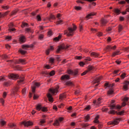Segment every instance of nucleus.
Instances as JSON below:
<instances>
[{
  "label": "nucleus",
  "mask_w": 129,
  "mask_h": 129,
  "mask_svg": "<svg viewBox=\"0 0 129 129\" xmlns=\"http://www.w3.org/2000/svg\"><path fill=\"white\" fill-rule=\"evenodd\" d=\"M76 95H78V94H80V90H76L75 92Z\"/></svg>",
  "instance_id": "obj_54"
},
{
  "label": "nucleus",
  "mask_w": 129,
  "mask_h": 129,
  "mask_svg": "<svg viewBox=\"0 0 129 129\" xmlns=\"http://www.w3.org/2000/svg\"><path fill=\"white\" fill-rule=\"evenodd\" d=\"M102 79V77H97L93 82V83L94 84H95V83H99L100 82V80Z\"/></svg>",
  "instance_id": "obj_12"
},
{
  "label": "nucleus",
  "mask_w": 129,
  "mask_h": 129,
  "mask_svg": "<svg viewBox=\"0 0 129 129\" xmlns=\"http://www.w3.org/2000/svg\"><path fill=\"white\" fill-rule=\"evenodd\" d=\"M90 56H91V57H94V58H98V57H100L99 53L94 52L91 53Z\"/></svg>",
  "instance_id": "obj_13"
},
{
  "label": "nucleus",
  "mask_w": 129,
  "mask_h": 129,
  "mask_svg": "<svg viewBox=\"0 0 129 129\" xmlns=\"http://www.w3.org/2000/svg\"><path fill=\"white\" fill-rule=\"evenodd\" d=\"M2 9L4 10H9V9H10V6H9V5H5L2 6Z\"/></svg>",
  "instance_id": "obj_34"
},
{
  "label": "nucleus",
  "mask_w": 129,
  "mask_h": 129,
  "mask_svg": "<svg viewBox=\"0 0 129 129\" xmlns=\"http://www.w3.org/2000/svg\"><path fill=\"white\" fill-rule=\"evenodd\" d=\"M66 85H67L68 86H73L74 84L73 82L68 81L66 83Z\"/></svg>",
  "instance_id": "obj_27"
},
{
  "label": "nucleus",
  "mask_w": 129,
  "mask_h": 129,
  "mask_svg": "<svg viewBox=\"0 0 129 129\" xmlns=\"http://www.w3.org/2000/svg\"><path fill=\"white\" fill-rule=\"evenodd\" d=\"M17 13H18V11H17L16 10L13 11L12 13L11 16H14V15H16V14H17Z\"/></svg>",
  "instance_id": "obj_56"
},
{
  "label": "nucleus",
  "mask_w": 129,
  "mask_h": 129,
  "mask_svg": "<svg viewBox=\"0 0 129 129\" xmlns=\"http://www.w3.org/2000/svg\"><path fill=\"white\" fill-rule=\"evenodd\" d=\"M66 98V95H65V94H60L59 99H61V100H62V99H63V98Z\"/></svg>",
  "instance_id": "obj_31"
},
{
  "label": "nucleus",
  "mask_w": 129,
  "mask_h": 129,
  "mask_svg": "<svg viewBox=\"0 0 129 129\" xmlns=\"http://www.w3.org/2000/svg\"><path fill=\"white\" fill-rule=\"evenodd\" d=\"M2 59H7V58H9V56L6 54H4L2 56Z\"/></svg>",
  "instance_id": "obj_50"
},
{
  "label": "nucleus",
  "mask_w": 129,
  "mask_h": 129,
  "mask_svg": "<svg viewBox=\"0 0 129 129\" xmlns=\"http://www.w3.org/2000/svg\"><path fill=\"white\" fill-rule=\"evenodd\" d=\"M9 13H10V11H7L6 13H5L4 14H2V13H0V19L3 17H5V16H7V15H8Z\"/></svg>",
  "instance_id": "obj_32"
},
{
  "label": "nucleus",
  "mask_w": 129,
  "mask_h": 129,
  "mask_svg": "<svg viewBox=\"0 0 129 129\" xmlns=\"http://www.w3.org/2000/svg\"><path fill=\"white\" fill-rule=\"evenodd\" d=\"M19 41L20 43H25L26 42V37L24 35H21L19 38Z\"/></svg>",
  "instance_id": "obj_15"
},
{
  "label": "nucleus",
  "mask_w": 129,
  "mask_h": 129,
  "mask_svg": "<svg viewBox=\"0 0 129 129\" xmlns=\"http://www.w3.org/2000/svg\"><path fill=\"white\" fill-rule=\"evenodd\" d=\"M120 108H121V106L119 105L116 106L113 104L110 106V109H120Z\"/></svg>",
  "instance_id": "obj_14"
},
{
  "label": "nucleus",
  "mask_w": 129,
  "mask_h": 129,
  "mask_svg": "<svg viewBox=\"0 0 129 129\" xmlns=\"http://www.w3.org/2000/svg\"><path fill=\"white\" fill-rule=\"evenodd\" d=\"M43 38H44V35H43L42 34L39 35V38L40 39V40H42L43 39Z\"/></svg>",
  "instance_id": "obj_63"
},
{
  "label": "nucleus",
  "mask_w": 129,
  "mask_h": 129,
  "mask_svg": "<svg viewBox=\"0 0 129 129\" xmlns=\"http://www.w3.org/2000/svg\"><path fill=\"white\" fill-rule=\"evenodd\" d=\"M50 76H53V75H55V72L54 71H52L49 73Z\"/></svg>",
  "instance_id": "obj_48"
},
{
  "label": "nucleus",
  "mask_w": 129,
  "mask_h": 129,
  "mask_svg": "<svg viewBox=\"0 0 129 129\" xmlns=\"http://www.w3.org/2000/svg\"><path fill=\"white\" fill-rule=\"evenodd\" d=\"M33 47H34L33 44H31V45H22V48L24 50H27V49H28V48H33Z\"/></svg>",
  "instance_id": "obj_17"
},
{
  "label": "nucleus",
  "mask_w": 129,
  "mask_h": 129,
  "mask_svg": "<svg viewBox=\"0 0 129 129\" xmlns=\"http://www.w3.org/2000/svg\"><path fill=\"white\" fill-rule=\"evenodd\" d=\"M9 126H10V127H14V129H16V124H14V123H11V124H9Z\"/></svg>",
  "instance_id": "obj_39"
},
{
  "label": "nucleus",
  "mask_w": 129,
  "mask_h": 129,
  "mask_svg": "<svg viewBox=\"0 0 129 129\" xmlns=\"http://www.w3.org/2000/svg\"><path fill=\"white\" fill-rule=\"evenodd\" d=\"M22 124H24L25 126H30V125H33V122L30 121L22 122Z\"/></svg>",
  "instance_id": "obj_11"
},
{
  "label": "nucleus",
  "mask_w": 129,
  "mask_h": 129,
  "mask_svg": "<svg viewBox=\"0 0 129 129\" xmlns=\"http://www.w3.org/2000/svg\"><path fill=\"white\" fill-rule=\"evenodd\" d=\"M63 24V21L59 20L56 22V25H62Z\"/></svg>",
  "instance_id": "obj_38"
},
{
  "label": "nucleus",
  "mask_w": 129,
  "mask_h": 129,
  "mask_svg": "<svg viewBox=\"0 0 129 129\" xmlns=\"http://www.w3.org/2000/svg\"><path fill=\"white\" fill-rule=\"evenodd\" d=\"M0 101H1V103H2L3 105H4V104H5V100H4V99L1 98Z\"/></svg>",
  "instance_id": "obj_55"
},
{
  "label": "nucleus",
  "mask_w": 129,
  "mask_h": 129,
  "mask_svg": "<svg viewBox=\"0 0 129 129\" xmlns=\"http://www.w3.org/2000/svg\"><path fill=\"white\" fill-rule=\"evenodd\" d=\"M53 50H54V48L53 47V46H51L50 48L46 50V54L49 55L50 51H53Z\"/></svg>",
  "instance_id": "obj_23"
},
{
  "label": "nucleus",
  "mask_w": 129,
  "mask_h": 129,
  "mask_svg": "<svg viewBox=\"0 0 129 129\" xmlns=\"http://www.w3.org/2000/svg\"><path fill=\"white\" fill-rule=\"evenodd\" d=\"M101 23L103 26H104V25H105L106 24V23H107V21H106V20H105V19H102L101 21Z\"/></svg>",
  "instance_id": "obj_30"
},
{
  "label": "nucleus",
  "mask_w": 129,
  "mask_h": 129,
  "mask_svg": "<svg viewBox=\"0 0 129 129\" xmlns=\"http://www.w3.org/2000/svg\"><path fill=\"white\" fill-rule=\"evenodd\" d=\"M105 86H106L107 87H113V86H114V84L109 85L108 83H105Z\"/></svg>",
  "instance_id": "obj_33"
},
{
  "label": "nucleus",
  "mask_w": 129,
  "mask_h": 129,
  "mask_svg": "<svg viewBox=\"0 0 129 129\" xmlns=\"http://www.w3.org/2000/svg\"><path fill=\"white\" fill-rule=\"evenodd\" d=\"M53 124L54 125H57V126L60 125V122H59V120H55Z\"/></svg>",
  "instance_id": "obj_29"
},
{
  "label": "nucleus",
  "mask_w": 129,
  "mask_h": 129,
  "mask_svg": "<svg viewBox=\"0 0 129 129\" xmlns=\"http://www.w3.org/2000/svg\"><path fill=\"white\" fill-rule=\"evenodd\" d=\"M60 79L61 80H63V81L69 80V79H70V76H69L68 75H63L61 76Z\"/></svg>",
  "instance_id": "obj_8"
},
{
  "label": "nucleus",
  "mask_w": 129,
  "mask_h": 129,
  "mask_svg": "<svg viewBox=\"0 0 129 129\" xmlns=\"http://www.w3.org/2000/svg\"><path fill=\"white\" fill-rule=\"evenodd\" d=\"M85 64V63L82 62V61H81L79 63L80 64V66H82V67H83L84 66V64Z\"/></svg>",
  "instance_id": "obj_58"
},
{
  "label": "nucleus",
  "mask_w": 129,
  "mask_h": 129,
  "mask_svg": "<svg viewBox=\"0 0 129 129\" xmlns=\"http://www.w3.org/2000/svg\"><path fill=\"white\" fill-rule=\"evenodd\" d=\"M85 121L87 122V121H89V119H90V116L89 115H87L85 116Z\"/></svg>",
  "instance_id": "obj_26"
},
{
  "label": "nucleus",
  "mask_w": 129,
  "mask_h": 129,
  "mask_svg": "<svg viewBox=\"0 0 129 129\" xmlns=\"http://www.w3.org/2000/svg\"><path fill=\"white\" fill-rule=\"evenodd\" d=\"M4 85L5 86H10V85H11V82H5Z\"/></svg>",
  "instance_id": "obj_36"
},
{
  "label": "nucleus",
  "mask_w": 129,
  "mask_h": 129,
  "mask_svg": "<svg viewBox=\"0 0 129 129\" xmlns=\"http://www.w3.org/2000/svg\"><path fill=\"white\" fill-rule=\"evenodd\" d=\"M40 84L39 83H37L36 82H33L32 83V85L31 86L32 89V92L34 93L35 92V90H36V87H39Z\"/></svg>",
  "instance_id": "obj_4"
},
{
  "label": "nucleus",
  "mask_w": 129,
  "mask_h": 129,
  "mask_svg": "<svg viewBox=\"0 0 129 129\" xmlns=\"http://www.w3.org/2000/svg\"><path fill=\"white\" fill-rule=\"evenodd\" d=\"M113 93V90H112V88H110L109 91H108V94H112Z\"/></svg>",
  "instance_id": "obj_40"
},
{
  "label": "nucleus",
  "mask_w": 129,
  "mask_h": 129,
  "mask_svg": "<svg viewBox=\"0 0 129 129\" xmlns=\"http://www.w3.org/2000/svg\"><path fill=\"white\" fill-rule=\"evenodd\" d=\"M123 50L125 51V52H129V48L126 47L123 49Z\"/></svg>",
  "instance_id": "obj_59"
},
{
  "label": "nucleus",
  "mask_w": 129,
  "mask_h": 129,
  "mask_svg": "<svg viewBox=\"0 0 129 129\" xmlns=\"http://www.w3.org/2000/svg\"><path fill=\"white\" fill-rule=\"evenodd\" d=\"M76 59H77V60H81V59H82V56H76L75 57Z\"/></svg>",
  "instance_id": "obj_49"
},
{
  "label": "nucleus",
  "mask_w": 129,
  "mask_h": 129,
  "mask_svg": "<svg viewBox=\"0 0 129 129\" xmlns=\"http://www.w3.org/2000/svg\"><path fill=\"white\" fill-rule=\"evenodd\" d=\"M128 85H129L128 81H126L123 83V90H124V91H126V90H128Z\"/></svg>",
  "instance_id": "obj_6"
},
{
  "label": "nucleus",
  "mask_w": 129,
  "mask_h": 129,
  "mask_svg": "<svg viewBox=\"0 0 129 129\" xmlns=\"http://www.w3.org/2000/svg\"><path fill=\"white\" fill-rule=\"evenodd\" d=\"M77 28L75 25H73V28L71 27L68 28V31L65 30L64 35H67L68 37H71V36H73L74 35V32L76 30Z\"/></svg>",
  "instance_id": "obj_2"
},
{
  "label": "nucleus",
  "mask_w": 129,
  "mask_h": 129,
  "mask_svg": "<svg viewBox=\"0 0 129 129\" xmlns=\"http://www.w3.org/2000/svg\"><path fill=\"white\" fill-rule=\"evenodd\" d=\"M75 10H76V11H81V10H82V8H81V7H79V6H75Z\"/></svg>",
  "instance_id": "obj_41"
},
{
  "label": "nucleus",
  "mask_w": 129,
  "mask_h": 129,
  "mask_svg": "<svg viewBox=\"0 0 129 129\" xmlns=\"http://www.w3.org/2000/svg\"><path fill=\"white\" fill-rule=\"evenodd\" d=\"M92 69H93V68H92V66H89L88 67V71H91V70H92Z\"/></svg>",
  "instance_id": "obj_57"
},
{
  "label": "nucleus",
  "mask_w": 129,
  "mask_h": 129,
  "mask_svg": "<svg viewBox=\"0 0 129 129\" xmlns=\"http://www.w3.org/2000/svg\"><path fill=\"white\" fill-rule=\"evenodd\" d=\"M10 79H12L13 80H17L19 79L17 81V85H21V84H24V77H20L19 75L16 74H11L9 76Z\"/></svg>",
  "instance_id": "obj_1"
},
{
  "label": "nucleus",
  "mask_w": 129,
  "mask_h": 129,
  "mask_svg": "<svg viewBox=\"0 0 129 129\" xmlns=\"http://www.w3.org/2000/svg\"><path fill=\"white\" fill-rule=\"evenodd\" d=\"M91 108V107L90 106V105H88L87 106H86L85 108V110H90V109Z\"/></svg>",
  "instance_id": "obj_45"
},
{
  "label": "nucleus",
  "mask_w": 129,
  "mask_h": 129,
  "mask_svg": "<svg viewBox=\"0 0 129 129\" xmlns=\"http://www.w3.org/2000/svg\"><path fill=\"white\" fill-rule=\"evenodd\" d=\"M122 29H123V27H122V26H121V25H119L118 27L119 33H120L121 32V31L122 30Z\"/></svg>",
  "instance_id": "obj_37"
},
{
  "label": "nucleus",
  "mask_w": 129,
  "mask_h": 129,
  "mask_svg": "<svg viewBox=\"0 0 129 129\" xmlns=\"http://www.w3.org/2000/svg\"><path fill=\"white\" fill-rule=\"evenodd\" d=\"M20 88L19 87H18V86H17L16 88H15V90L13 91V94L14 95H16V92H18V91H19V89Z\"/></svg>",
  "instance_id": "obj_28"
},
{
  "label": "nucleus",
  "mask_w": 129,
  "mask_h": 129,
  "mask_svg": "<svg viewBox=\"0 0 129 129\" xmlns=\"http://www.w3.org/2000/svg\"><path fill=\"white\" fill-rule=\"evenodd\" d=\"M59 89V87H57L54 89H50L49 91L52 93V94H56L58 92V90Z\"/></svg>",
  "instance_id": "obj_9"
},
{
  "label": "nucleus",
  "mask_w": 129,
  "mask_h": 129,
  "mask_svg": "<svg viewBox=\"0 0 129 129\" xmlns=\"http://www.w3.org/2000/svg\"><path fill=\"white\" fill-rule=\"evenodd\" d=\"M16 63L17 64H22V65H25V64H27V61L25 59H19L16 60Z\"/></svg>",
  "instance_id": "obj_7"
},
{
  "label": "nucleus",
  "mask_w": 129,
  "mask_h": 129,
  "mask_svg": "<svg viewBox=\"0 0 129 129\" xmlns=\"http://www.w3.org/2000/svg\"><path fill=\"white\" fill-rule=\"evenodd\" d=\"M97 35L98 36V37H101V36H102V33L99 32L97 34Z\"/></svg>",
  "instance_id": "obj_60"
},
{
  "label": "nucleus",
  "mask_w": 129,
  "mask_h": 129,
  "mask_svg": "<svg viewBox=\"0 0 129 129\" xmlns=\"http://www.w3.org/2000/svg\"><path fill=\"white\" fill-rule=\"evenodd\" d=\"M98 118H99V116L98 115L96 116L95 118V122H96V123H98L99 122Z\"/></svg>",
  "instance_id": "obj_42"
},
{
  "label": "nucleus",
  "mask_w": 129,
  "mask_h": 129,
  "mask_svg": "<svg viewBox=\"0 0 129 129\" xmlns=\"http://www.w3.org/2000/svg\"><path fill=\"white\" fill-rule=\"evenodd\" d=\"M22 28H24V27H28V23H26L25 22H23L22 23Z\"/></svg>",
  "instance_id": "obj_52"
},
{
  "label": "nucleus",
  "mask_w": 129,
  "mask_h": 129,
  "mask_svg": "<svg viewBox=\"0 0 129 129\" xmlns=\"http://www.w3.org/2000/svg\"><path fill=\"white\" fill-rule=\"evenodd\" d=\"M68 111H71L72 110V106H70L67 108Z\"/></svg>",
  "instance_id": "obj_62"
},
{
  "label": "nucleus",
  "mask_w": 129,
  "mask_h": 129,
  "mask_svg": "<svg viewBox=\"0 0 129 129\" xmlns=\"http://www.w3.org/2000/svg\"><path fill=\"white\" fill-rule=\"evenodd\" d=\"M112 50V46L110 45H108L105 48V51L110 52V51H111Z\"/></svg>",
  "instance_id": "obj_22"
},
{
  "label": "nucleus",
  "mask_w": 129,
  "mask_h": 129,
  "mask_svg": "<svg viewBox=\"0 0 129 129\" xmlns=\"http://www.w3.org/2000/svg\"><path fill=\"white\" fill-rule=\"evenodd\" d=\"M114 13H115L116 15H119V14H120V10L118 9H115L114 10Z\"/></svg>",
  "instance_id": "obj_35"
},
{
  "label": "nucleus",
  "mask_w": 129,
  "mask_h": 129,
  "mask_svg": "<svg viewBox=\"0 0 129 129\" xmlns=\"http://www.w3.org/2000/svg\"><path fill=\"white\" fill-rule=\"evenodd\" d=\"M36 19L37 21H42V19L41 18V16L40 15H37L36 16Z\"/></svg>",
  "instance_id": "obj_46"
},
{
  "label": "nucleus",
  "mask_w": 129,
  "mask_h": 129,
  "mask_svg": "<svg viewBox=\"0 0 129 129\" xmlns=\"http://www.w3.org/2000/svg\"><path fill=\"white\" fill-rule=\"evenodd\" d=\"M63 49H65V46L62 45L59 46L56 50L57 53H59L61 50H63Z\"/></svg>",
  "instance_id": "obj_21"
},
{
  "label": "nucleus",
  "mask_w": 129,
  "mask_h": 129,
  "mask_svg": "<svg viewBox=\"0 0 129 129\" xmlns=\"http://www.w3.org/2000/svg\"><path fill=\"white\" fill-rule=\"evenodd\" d=\"M107 110H108V108H103L102 109V111H107Z\"/></svg>",
  "instance_id": "obj_64"
},
{
  "label": "nucleus",
  "mask_w": 129,
  "mask_h": 129,
  "mask_svg": "<svg viewBox=\"0 0 129 129\" xmlns=\"http://www.w3.org/2000/svg\"><path fill=\"white\" fill-rule=\"evenodd\" d=\"M6 39L8 40V41H11V40H12V36H7Z\"/></svg>",
  "instance_id": "obj_53"
},
{
  "label": "nucleus",
  "mask_w": 129,
  "mask_h": 129,
  "mask_svg": "<svg viewBox=\"0 0 129 129\" xmlns=\"http://www.w3.org/2000/svg\"><path fill=\"white\" fill-rule=\"evenodd\" d=\"M0 122H1V125H2V126L5 125V124H6V123H7V122L5 121H4V120H1Z\"/></svg>",
  "instance_id": "obj_43"
},
{
  "label": "nucleus",
  "mask_w": 129,
  "mask_h": 129,
  "mask_svg": "<svg viewBox=\"0 0 129 129\" xmlns=\"http://www.w3.org/2000/svg\"><path fill=\"white\" fill-rule=\"evenodd\" d=\"M101 103V98H98L96 101H94V103H95L97 105H98V104H100Z\"/></svg>",
  "instance_id": "obj_24"
},
{
  "label": "nucleus",
  "mask_w": 129,
  "mask_h": 129,
  "mask_svg": "<svg viewBox=\"0 0 129 129\" xmlns=\"http://www.w3.org/2000/svg\"><path fill=\"white\" fill-rule=\"evenodd\" d=\"M49 19H51L52 20H55V19H56V17H55V16L51 14L50 15Z\"/></svg>",
  "instance_id": "obj_47"
},
{
  "label": "nucleus",
  "mask_w": 129,
  "mask_h": 129,
  "mask_svg": "<svg viewBox=\"0 0 129 129\" xmlns=\"http://www.w3.org/2000/svg\"><path fill=\"white\" fill-rule=\"evenodd\" d=\"M95 15L96 13H91L87 15V16L86 17V19H87V20H89V19H92V17H93V16H95Z\"/></svg>",
  "instance_id": "obj_16"
},
{
  "label": "nucleus",
  "mask_w": 129,
  "mask_h": 129,
  "mask_svg": "<svg viewBox=\"0 0 129 129\" xmlns=\"http://www.w3.org/2000/svg\"><path fill=\"white\" fill-rule=\"evenodd\" d=\"M120 53V50H117L116 51H114L112 54V57H115V56L117 55H119V53Z\"/></svg>",
  "instance_id": "obj_18"
},
{
  "label": "nucleus",
  "mask_w": 129,
  "mask_h": 129,
  "mask_svg": "<svg viewBox=\"0 0 129 129\" xmlns=\"http://www.w3.org/2000/svg\"><path fill=\"white\" fill-rule=\"evenodd\" d=\"M62 37V36L61 35H58L57 37H55L53 40L54 41H55V42H58L59 40H60V39H61V37Z\"/></svg>",
  "instance_id": "obj_25"
},
{
  "label": "nucleus",
  "mask_w": 129,
  "mask_h": 129,
  "mask_svg": "<svg viewBox=\"0 0 129 129\" xmlns=\"http://www.w3.org/2000/svg\"><path fill=\"white\" fill-rule=\"evenodd\" d=\"M54 58H52L51 57L50 59H49V61L50 62H51V63H54Z\"/></svg>",
  "instance_id": "obj_61"
},
{
  "label": "nucleus",
  "mask_w": 129,
  "mask_h": 129,
  "mask_svg": "<svg viewBox=\"0 0 129 129\" xmlns=\"http://www.w3.org/2000/svg\"><path fill=\"white\" fill-rule=\"evenodd\" d=\"M68 74H74V75H77V74H78V71L76 70L74 72H72V71H69Z\"/></svg>",
  "instance_id": "obj_20"
},
{
  "label": "nucleus",
  "mask_w": 129,
  "mask_h": 129,
  "mask_svg": "<svg viewBox=\"0 0 129 129\" xmlns=\"http://www.w3.org/2000/svg\"><path fill=\"white\" fill-rule=\"evenodd\" d=\"M19 52L23 55H25V54H26V51L25 50H23V49H20Z\"/></svg>",
  "instance_id": "obj_44"
},
{
  "label": "nucleus",
  "mask_w": 129,
  "mask_h": 129,
  "mask_svg": "<svg viewBox=\"0 0 129 129\" xmlns=\"http://www.w3.org/2000/svg\"><path fill=\"white\" fill-rule=\"evenodd\" d=\"M47 98H48V100L50 102H53V97H52V95H51V94L48 93L47 94Z\"/></svg>",
  "instance_id": "obj_19"
},
{
  "label": "nucleus",
  "mask_w": 129,
  "mask_h": 129,
  "mask_svg": "<svg viewBox=\"0 0 129 129\" xmlns=\"http://www.w3.org/2000/svg\"><path fill=\"white\" fill-rule=\"evenodd\" d=\"M119 120H120L119 118L115 119L113 121H110L108 122V124L110 125H115L116 124H118V123H119Z\"/></svg>",
  "instance_id": "obj_5"
},
{
  "label": "nucleus",
  "mask_w": 129,
  "mask_h": 129,
  "mask_svg": "<svg viewBox=\"0 0 129 129\" xmlns=\"http://www.w3.org/2000/svg\"><path fill=\"white\" fill-rule=\"evenodd\" d=\"M120 77H121V78H122V79H123L124 78H125V73H122L120 75Z\"/></svg>",
  "instance_id": "obj_51"
},
{
  "label": "nucleus",
  "mask_w": 129,
  "mask_h": 129,
  "mask_svg": "<svg viewBox=\"0 0 129 129\" xmlns=\"http://www.w3.org/2000/svg\"><path fill=\"white\" fill-rule=\"evenodd\" d=\"M9 31L10 32H15V31H16V28H13V27H14V23H11L9 25Z\"/></svg>",
  "instance_id": "obj_10"
},
{
  "label": "nucleus",
  "mask_w": 129,
  "mask_h": 129,
  "mask_svg": "<svg viewBox=\"0 0 129 129\" xmlns=\"http://www.w3.org/2000/svg\"><path fill=\"white\" fill-rule=\"evenodd\" d=\"M36 109L37 110H42V111H48V109L45 107H42V105L41 104H38L36 106Z\"/></svg>",
  "instance_id": "obj_3"
}]
</instances>
